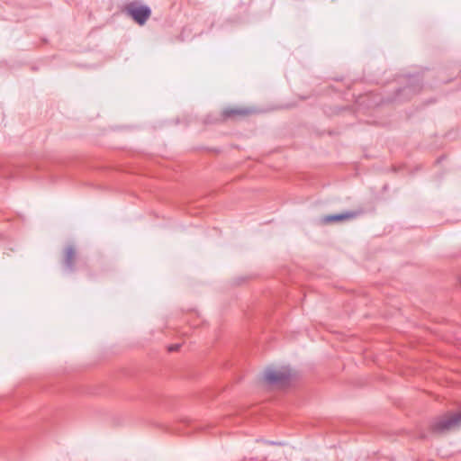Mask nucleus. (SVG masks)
<instances>
[{
  "label": "nucleus",
  "mask_w": 461,
  "mask_h": 461,
  "mask_svg": "<svg viewBox=\"0 0 461 461\" xmlns=\"http://www.w3.org/2000/svg\"><path fill=\"white\" fill-rule=\"evenodd\" d=\"M74 259H75V249L73 247H68L66 249L65 255V267L68 271H72L74 269Z\"/></svg>",
  "instance_id": "39448f33"
},
{
  "label": "nucleus",
  "mask_w": 461,
  "mask_h": 461,
  "mask_svg": "<svg viewBox=\"0 0 461 461\" xmlns=\"http://www.w3.org/2000/svg\"><path fill=\"white\" fill-rule=\"evenodd\" d=\"M267 444H269V445H281V443L279 442H276V441H265Z\"/></svg>",
  "instance_id": "6e6552de"
},
{
  "label": "nucleus",
  "mask_w": 461,
  "mask_h": 461,
  "mask_svg": "<svg viewBox=\"0 0 461 461\" xmlns=\"http://www.w3.org/2000/svg\"><path fill=\"white\" fill-rule=\"evenodd\" d=\"M354 215L355 214L353 212H345V213L332 214V215L325 216L322 219V221L324 223H330V222H334V221H343V220L353 218Z\"/></svg>",
  "instance_id": "20e7f679"
},
{
  "label": "nucleus",
  "mask_w": 461,
  "mask_h": 461,
  "mask_svg": "<svg viewBox=\"0 0 461 461\" xmlns=\"http://www.w3.org/2000/svg\"><path fill=\"white\" fill-rule=\"evenodd\" d=\"M125 12L140 25L145 24L151 14V10L149 6L139 5L136 2L128 4L125 7Z\"/></svg>",
  "instance_id": "f03ea898"
},
{
  "label": "nucleus",
  "mask_w": 461,
  "mask_h": 461,
  "mask_svg": "<svg viewBox=\"0 0 461 461\" xmlns=\"http://www.w3.org/2000/svg\"><path fill=\"white\" fill-rule=\"evenodd\" d=\"M461 426V411L457 413H447L437 418L432 425V430L442 433L456 429Z\"/></svg>",
  "instance_id": "f257e3e1"
},
{
  "label": "nucleus",
  "mask_w": 461,
  "mask_h": 461,
  "mask_svg": "<svg viewBox=\"0 0 461 461\" xmlns=\"http://www.w3.org/2000/svg\"><path fill=\"white\" fill-rule=\"evenodd\" d=\"M291 376L288 367L268 368L264 373V379L270 384H285Z\"/></svg>",
  "instance_id": "7ed1b4c3"
},
{
  "label": "nucleus",
  "mask_w": 461,
  "mask_h": 461,
  "mask_svg": "<svg viewBox=\"0 0 461 461\" xmlns=\"http://www.w3.org/2000/svg\"><path fill=\"white\" fill-rule=\"evenodd\" d=\"M180 348V344H174L168 347L169 351H176Z\"/></svg>",
  "instance_id": "0eeeda50"
},
{
  "label": "nucleus",
  "mask_w": 461,
  "mask_h": 461,
  "mask_svg": "<svg viewBox=\"0 0 461 461\" xmlns=\"http://www.w3.org/2000/svg\"><path fill=\"white\" fill-rule=\"evenodd\" d=\"M243 113H246V112L241 111V110H226L224 112L225 116H230L232 114H243Z\"/></svg>",
  "instance_id": "423d86ee"
}]
</instances>
